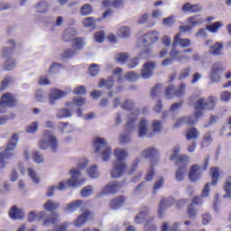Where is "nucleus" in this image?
<instances>
[{
	"mask_svg": "<svg viewBox=\"0 0 231 231\" xmlns=\"http://www.w3.org/2000/svg\"><path fill=\"white\" fill-rule=\"evenodd\" d=\"M221 73H223V65L217 62L213 65L209 77L213 82H219L221 80Z\"/></svg>",
	"mask_w": 231,
	"mask_h": 231,
	"instance_id": "18",
	"label": "nucleus"
},
{
	"mask_svg": "<svg viewBox=\"0 0 231 231\" xmlns=\"http://www.w3.org/2000/svg\"><path fill=\"white\" fill-rule=\"evenodd\" d=\"M174 205V198L165 199L162 198L159 203L158 216L162 217L165 214V210Z\"/></svg>",
	"mask_w": 231,
	"mask_h": 231,
	"instance_id": "19",
	"label": "nucleus"
},
{
	"mask_svg": "<svg viewBox=\"0 0 231 231\" xmlns=\"http://www.w3.org/2000/svg\"><path fill=\"white\" fill-rule=\"evenodd\" d=\"M122 187H124V184L122 182H109L103 188L102 191L97 194V197L100 198L101 196H105L106 194H116V192H118V190Z\"/></svg>",
	"mask_w": 231,
	"mask_h": 231,
	"instance_id": "14",
	"label": "nucleus"
},
{
	"mask_svg": "<svg viewBox=\"0 0 231 231\" xmlns=\"http://www.w3.org/2000/svg\"><path fill=\"white\" fill-rule=\"evenodd\" d=\"M185 89H187L185 83H181L177 89L174 88V86H170L166 89L165 97L168 100L172 98L173 95H175V97H183V95H185Z\"/></svg>",
	"mask_w": 231,
	"mask_h": 231,
	"instance_id": "15",
	"label": "nucleus"
},
{
	"mask_svg": "<svg viewBox=\"0 0 231 231\" xmlns=\"http://www.w3.org/2000/svg\"><path fill=\"white\" fill-rule=\"evenodd\" d=\"M210 192V183H207L202 190L201 197H195L192 203L188 207V215L189 217H196V209H194V205H203L202 198H207Z\"/></svg>",
	"mask_w": 231,
	"mask_h": 231,
	"instance_id": "6",
	"label": "nucleus"
},
{
	"mask_svg": "<svg viewBox=\"0 0 231 231\" xmlns=\"http://www.w3.org/2000/svg\"><path fill=\"white\" fill-rule=\"evenodd\" d=\"M162 231H180V223L175 222L170 227L168 223H164L162 226Z\"/></svg>",
	"mask_w": 231,
	"mask_h": 231,
	"instance_id": "54",
	"label": "nucleus"
},
{
	"mask_svg": "<svg viewBox=\"0 0 231 231\" xmlns=\"http://www.w3.org/2000/svg\"><path fill=\"white\" fill-rule=\"evenodd\" d=\"M32 157L36 163H44V155L41 152H32Z\"/></svg>",
	"mask_w": 231,
	"mask_h": 231,
	"instance_id": "63",
	"label": "nucleus"
},
{
	"mask_svg": "<svg viewBox=\"0 0 231 231\" xmlns=\"http://www.w3.org/2000/svg\"><path fill=\"white\" fill-rule=\"evenodd\" d=\"M216 97L210 96L208 98L200 97L194 104L195 113L190 116L180 117L173 125L174 129L181 127L183 124L194 125L203 116V111H212L216 108Z\"/></svg>",
	"mask_w": 231,
	"mask_h": 231,
	"instance_id": "1",
	"label": "nucleus"
},
{
	"mask_svg": "<svg viewBox=\"0 0 231 231\" xmlns=\"http://www.w3.org/2000/svg\"><path fill=\"white\" fill-rule=\"evenodd\" d=\"M17 143H19V134L14 133L9 139V142L5 149V152H0V167L5 169L6 167V160L14 158L15 156V149H17Z\"/></svg>",
	"mask_w": 231,
	"mask_h": 231,
	"instance_id": "4",
	"label": "nucleus"
},
{
	"mask_svg": "<svg viewBox=\"0 0 231 231\" xmlns=\"http://www.w3.org/2000/svg\"><path fill=\"white\" fill-rule=\"evenodd\" d=\"M129 60V54L127 52H120L116 54L115 60L118 62L119 64H125L127 60Z\"/></svg>",
	"mask_w": 231,
	"mask_h": 231,
	"instance_id": "47",
	"label": "nucleus"
},
{
	"mask_svg": "<svg viewBox=\"0 0 231 231\" xmlns=\"http://www.w3.org/2000/svg\"><path fill=\"white\" fill-rule=\"evenodd\" d=\"M77 35V31L73 28H69L63 33L62 39L65 42H69L73 41V37Z\"/></svg>",
	"mask_w": 231,
	"mask_h": 231,
	"instance_id": "40",
	"label": "nucleus"
},
{
	"mask_svg": "<svg viewBox=\"0 0 231 231\" xmlns=\"http://www.w3.org/2000/svg\"><path fill=\"white\" fill-rule=\"evenodd\" d=\"M140 115V111L137 110V112H132L128 116V120L126 123L125 129L128 131V133H133L134 131V127L136 125V120H138V116Z\"/></svg>",
	"mask_w": 231,
	"mask_h": 231,
	"instance_id": "21",
	"label": "nucleus"
},
{
	"mask_svg": "<svg viewBox=\"0 0 231 231\" xmlns=\"http://www.w3.org/2000/svg\"><path fill=\"white\" fill-rule=\"evenodd\" d=\"M89 217V211H85L83 214L79 215L74 222V226H82L88 221Z\"/></svg>",
	"mask_w": 231,
	"mask_h": 231,
	"instance_id": "34",
	"label": "nucleus"
},
{
	"mask_svg": "<svg viewBox=\"0 0 231 231\" xmlns=\"http://www.w3.org/2000/svg\"><path fill=\"white\" fill-rule=\"evenodd\" d=\"M125 171H127L125 162H113L112 170L110 171L111 178H121V176H124Z\"/></svg>",
	"mask_w": 231,
	"mask_h": 231,
	"instance_id": "12",
	"label": "nucleus"
},
{
	"mask_svg": "<svg viewBox=\"0 0 231 231\" xmlns=\"http://www.w3.org/2000/svg\"><path fill=\"white\" fill-rule=\"evenodd\" d=\"M125 79L129 82H136V80H138V79H140V75H138L134 71H129L125 74Z\"/></svg>",
	"mask_w": 231,
	"mask_h": 231,
	"instance_id": "62",
	"label": "nucleus"
},
{
	"mask_svg": "<svg viewBox=\"0 0 231 231\" xmlns=\"http://www.w3.org/2000/svg\"><path fill=\"white\" fill-rule=\"evenodd\" d=\"M190 71H192L190 67L184 68L179 74V80H185V79L190 77Z\"/></svg>",
	"mask_w": 231,
	"mask_h": 231,
	"instance_id": "57",
	"label": "nucleus"
},
{
	"mask_svg": "<svg viewBox=\"0 0 231 231\" xmlns=\"http://www.w3.org/2000/svg\"><path fill=\"white\" fill-rule=\"evenodd\" d=\"M125 203V197H117L111 200L110 208H112V210H116L120 208V207L124 206Z\"/></svg>",
	"mask_w": 231,
	"mask_h": 231,
	"instance_id": "31",
	"label": "nucleus"
},
{
	"mask_svg": "<svg viewBox=\"0 0 231 231\" xmlns=\"http://www.w3.org/2000/svg\"><path fill=\"white\" fill-rule=\"evenodd\" d=\"M207 167H208V159H206L204 161V167L201 168L198 164H194L191 166L189 172V178L190 181H198L199 178H201V171H207Z\"/></svg>",
	"mask_w": 231,
	"mask_h": 231,
	"instance_id": "11",
	"label": "nucleus"
},
{
	"mask_svg": "<svg viewBox=\"0 0 231 231\" xmlns=\"http://www.w3.org/2000/svg\"><path fill=\"white\" fill-rule=\"evenodd\" d=\"M59 221H60L59 214L52 213L45 218V220L43 221V226H48L50 224L55 225V223H59Z\"/></svg>",
	"mask_w": 231,
	"mask_h": 231,
	"instance_id": "33",
	"label": "nucleus"
},
{
	"mask_svg": "<svg viewBox=\"0 0 231 231\" xmlns=\"http://www.w3.org/2000/svg\"><path fill=\"white\" fill-rule=\"evenodd\" d=\"M189 162L177 164L178 169L175 171V180L176 181H183L187 176V165Z\"/></svg>",
	"mask_w": 231,
	"mask_h": 231,
	"instance_id": "24",
	"label": "nucleus"
},
{
	"mask_svg": "<svg viewBox=\"0 0 231 231\" xmlns=\"http://www.w3.org/2000/svg\"><path fill=\"white\" fill-rule=\"evenodd\" d=\"M95 189L93 186H87L81 189L82 198H89V196H93Z\"/></svg>",
	"mask_w": 231,
	"mask_h": 231,
	"instance_id": "56",
	"label": "nucleus"
},
{
	"mask_svg": "<svg viewBox=\"0 0 231 231\" xmlns=\"http://www.w3.org/2000/svg\"><path fill=\"white\" fill-rule=\"evenodd\" d=\"M158 41H160V32L158 31H151L139 38L137 46L138 48H143L147 44H156Z\"/></svg>",
	"mask_w": 231,
	"mask_h": 231,
	"instance_id": "7",
	"label": "nucleus"
},
{
	"mask_svg": "<svg viewBox=\"0 0 231 231\" xmlns=\"http://www.w3.org/2000/svg\"><path fill=\"white\" fill-rule=\"evenodd\" d=\"M152 57V49L151 47L145 48L137 58L130 60L127 63V67L133 69L138 66V62L143 59H151Z\"/></svg>",
	"mask_w": 231,
	"mask_h": 231,
	"instance_id": "10",
	"label": "nucleus"
},
{
	"mask_svg": "<svg viewBox=\"0 0 231 231\" xmlns=\"http://www.w3.org/2000/svg\"><path fill=\"white\" fill-rule=\"evenodd\" d=\"M118 35L119 37H122V39H127L131 37V29L127 26H123L119 28Z\"/></svg>",
	"mask_w": 231,
	"mask_h": 231,
	"instance_id": "49",
	"label": "nucleus"
},
{
	"mask_svg": "<svg viewBox=\"0 0 231 231\" xmlns=\"http://www.w3.org/2000/svg\"><path fill=\"white\" fill-rule=\"evenodd\" d=\"M199 131L198 129L191 127L186 130V139L187 140H198L199 138Z\"/></svg>",
	"mask_w": 231,
	"mask_h": 231,
	"instance_id": "35",
	"label": "nucleus"
},
{
	"mask_svg": "<svg viewBox=\"0 0 231 231\" xmlns=\"http://www.w3.org/2000/svg\"><path fill=\"white\" fill-rule=\"evenodd\" d=\"M223 26H225V24H223V23L215 22L210 25H207L206 30H208L211 33H217V32H219V30H221V28H223Z\"/></svg>",
	"mask_w": 231,
	"mask_h": 231,
	"instance_id": "41",
	"label": "nucleus"
},
{
	"mask_svg": "<svg viewBox=\"0 0 231 231\" xmlns=\"http://www.w3.org/2000/svg\"><path fill=\"white\" fill-rule=\"evenodd\" d=\"M137 134L139 138H144V136H147V138H152V136H154L153 133L149 134V120H147V118L143 117L140 119L137 125Z\"/></svg>",
	"mask_w": 231,
	"mask_h": 231,
	"instance_id": "8",
	"label": "nucleus"
},
{
	"mask_svg": "<svg viewBox=\"0 0 231 231\" xmlns=\"http://www.w3.org/2000/svg\"><path fill=\"white\" fill-rule=\"evenodd\" d=\"M39 131V122L35 121L31 123L29 125L25 127V133L29 134H35Z\"/></svg>",
	"mask_w": 231,
	"mask_h": 231,
	"instance_id": "46",
	"label": "nucleus"
},
{
	"mask_svg": "<svg viewBox=\"0 0 231 231\" xmlns=\"http://www.w3.org/2000/svg\"><path fill=\"white\" fill-rule=\"evenodd\" d=\"M9 217L11 219H24V211L17 206H13L9 210Z\"/></svg>",
	"mask_w": 231,
	"mask_h": 231,
	"instance_id": "28",
	"label": "nucleus"
},
{
	"mask_svg": "<svg viewBox=\"0 0 231 231\" xmlns=\"http://www.w3.org/2000/svg\"><path fill=\"white\" fill-rule=\"evenodd\" d=\"M57 118H71L73 114L68 108H60L56 112Z\"/></svg>",
	"mask_w": 231,
	"mask_h": 231,
	"instance_id": "44",
	"label": "nucleus"
},
{
	"mask_svg": "<svg viewBox=\"0 0 231 231\" xmlns=\"http://www.w3.org/2000/svg\"><path fill=\"white\" fill-rule=\"evenodd\" d=\"M38 145L42 151H46V149L50 147L51 151L55 152L59 148V141L57 140V137L53 135L51 131L46 130L43 133L42 138L40 139Z\"/></svg>",
	"mask_w": 231,
	"mask_h": 231,
	"instance_id": "5",
	"label": "nucleus"
},
{
	"mask_svg": "<svg viewBox=\"0 0 231 231\" xmlns=\"http://www.w3.org/2000/svg\"><path fill=\"white\" fill-rule=\"evenodd\" d=\"M188 24L194 28L196 26H201L203 24V19L199 18L198 15H193L187 19Z\"/></svg>",
	"mask_w": 231,
	"mask_h": 231,
	"instance_id": "37",
	"label": "nucleus"
},
{
	"mask_svg": "<svg viewBox=\"0 0 231 231\" xmlns=\"http://www.w3.org/2000/svg\"><path fill=\"white\" fill-rule=\"evenodd\" d=\"M125 3V0H114L113 2L111 0L103 1L104 6H113V8H120L124 6Z\"/></svg>",
	"mask_w": 231,
	"mask_h": 231,
	"instance_id": "42",
	"label": "nucleus"
},
{
	"mask_svg": "<svg viewBox=\"0 0 231 231\" xmlns=\"http://www.w3.org/2000/svg\"><path fill=\"white\" fill-rule=\"evenodd\" d=\"M173 43L174 46H180V48H189V46L192 44V41H190V39L181 38V32H179L175 35Z\"/></svg>",
	"mask_w": 231,
	"mask_h": 231,
	"instance_id": "23",
	"label": "nucleus"
},
{
	"mask_svg": "<svg viewBox=\"0 0 231 231\" xmlns=\"http://www.w3.org/2000/svg\"><path fill=\"white\" fill-rule=\"evenodd\" d=\"M156 165V161L152 159L150 162V168L145 174L144 180L146 181H152V178H154V166Z\"/></svg>",
	"mask_w": 231,
	"mask_h": 231,
	"instance_id": "38",
	"label": "nucleus"
},
{
	"mask_svg": "<svg viewBox=\"0 0 231 231\" xmlns=\"http://www.w3.org/2000/svg\"><path fill=\"white\" fill-rule=\"evenodd\" d=\"M223 50H225L223 42H217L209 47V53L216 56L223 55Z\"/></svg>",
	"mask_w": 231,
	"mask_h": 231,
	"instance_id": "29",
	"label": "nucleus"
},
{
	"mask_svg": "<svg viewBox=\"0 0 231 231\" xmlns=\"http://www.w3.org/2000/svg\"><path fill=\"white\" fill-rule=\"evenodd\" d=\"M66 97V93L64 90L60 89H51L49 93V104L50 106H55L56 100H60V98H64Z\"/></svg>",
	"mask_w": 231,
	"mask_h": 231,
	"instance_id": "17",
	"label": "nucleus"
},
{
	"mask_svg": "<svg viewBox=\"0 0 231 231\" xmlns=\"http://www.w3.org/2000/svg\"><path fill=\"white\" fill-rule=\"evenodd\" d=\"M87 172H88L89 178H92V179H97L100 176V172L98 171L97 165L89 166L87 170Z\"/></svg>",
	"mask_w": 231,
	"mask_h": 231,
	"instance_id": "45",
	"label": "nucleus"
},
{
	"mask_svg": "<svg viewBox=\"0 0 231 231\" xmlns=\"http://www.w3.org/2000/svg\"><path fill=\"white\" fill-rule=\"evenodd\" d=\"M93 12H94L93 6H91V5L89 4H85L79 8V14L82 15V17L91 15Z\"/></svg>",
	"mask_w": 231,
	"mask_h": 231,
	"instance_id": "39",
	"label": "nucleus"
},
{
	"mask_svg": "<svg viewBox=\"0 0 231 231\" xmlns=\"http://www.w3.org/2000/svg\"><path fill=\"white\" fill-rule=\"evenodd\" d=\"M176 46H178V45H174V42H172V47L170 51V57L173 60H178L179 57L181 55V51H180V50H178V48H176Z\"/></svg>",
	"mask_w": 231,
	"mask_h": 231,
	"instance_id": "52",
	"label": "nucleus"
},
{
	"mask_svg": "<svg viewBox=\"0 0 231 231\" xmlns=\"http://www.w3.org/2000/svg\"><path fill=\"white\" fill-rule=\"evenodd\" d=\"M165 184V179L163 177H158L157 180L155 181L153 185V194H156L162 187Z\"/></svg>",
	"mask_w": 231,
	"mask_h": 231,
	"instance_id": "55",
	"label": "nucleus"
},
{
	"mask_svg": "<svg viewBox=\"0 0 231 231\" xmlns=\"http://www.w3.org/2000/svg\"><path fill=\"white\" fill-rule=\"evenodd\" d=\"M158 154V150L152 146L145 148L142 153L141 158H150L151 162L155 161V164L158 163V159L154 158Z\"/></svg>",
	"mask_w": 231,
	"mask_h": 231,
	"instance_id": "25",
	"label": "nucleus"
},
{
	"mask_svg": "<svg viewBox=\"0 0 231 231\" xmlns=\"http://www.w3.org/2000/svg\"><path fill=\"white\" fill-rule=\"evenodd\" d=\"M15 60L10 58L5 62L4 69H5L6 71H10V69H14V68H15Z\"/></svg>",
	"mask_w": 231,
	"mask_h": 231,
	"instance_id": "64",
	"label": "nucleus"
},
{
	"mask_svg": "<svg viewBox=\"0 0 231 231\" xmlns=\"http://www.w3.org/2000/svg\"><path fill=\"white\" fill-rule=\"evenodd\" d=\"M80 207H82V200H74L66 204L64 212H67L68 214H73V212H77Z\"/></svg>",
	"mask_w": 231,
	"mask_h": 231,
	"instance_id": "27",
	"label": "nucleus"
},
{
	"mask_svg": "<svg viewBox=\"0 0 231 231\" xmlns=\"http://www.w3.org/2000/svg\"><path fill=\"white\" fill-rule=\"evenodd\" d=\"M43 217H46V211H42L40 214L31 211L28 215V221L33 223L36 219H43Z\"/></svg>",
	"mask_w": 231,
	"mask_h": 231,
	"instance_id": "43",
	"label": "nucleus"
},
{
	"mask_svg": "<svg viewBox=\"0 0 231 231\" xmlns=\"http://www.w3.org/2000/svg\"><path fill=\"white\" fill-rule=\"evenodd\" d=\"M180 151H181L180 145L174 146L171 150L169 160H171V162L177 160V165H181V163H185V165H187V163H189V156L185 154L180 155Z\"/></svg>",
	"mask_w": 231,
	"mask_h": 231,
	"instance_id": "9",
	"label": "nucleus"
},
{
	"mask_svg": "<svg viewBox=\"0 0 231 231\" xmlns=\"http://www.w3.org/2000/svg\"><path fill=\"white\" fill-rule=\"evenodd\" d=\"M224 190L226 194L224 195V198H230L231 199V176H229L226 183L224 185Z\"/></svg>",
	"mask_w": 231,
	"mask_h": 231,
	"instance_id": "53",
	"label": "nucleus"
},
{
	"mask_svg": "<svg viewBox=\"0 0 231 231\" xmlns=\"http://www.w3.org/2000/svg\"><path fill=\"white\" fill-rule=\"evenodd\" d=\"M113 154L116 158L114 162H124L129 156V152L124 148L117 147L114 150Z\"/></svg>",
	"mask_w": 231,
	"mask_h": 231,
	"instance_id": "26",
	"label": "nucleus"
},
{
	"mask_svg": "<svg viewBox=\"0 0 231 231\" xmlns=\"http://www.w3.org/2000/svg\"><path fill=\"white\" fill-rule=\"evenodd\" d=\"M155 69H156V62L154 61L145 62L141 70V77L143 79H151V77H152V73L154 72Z\"/></svg>",
	"mask_w": 231,
	"mask_h": 231,
	"instance_id": "16",
	"label": "nucleus"
},
{
	"mask_svg": "<svg viewBox=\"0 0 231 231\" xmlns=\"http://www.w3.org/2000/svg\"><path fill=\"white\" fill-rule=\"evenodd\" d=\"M59 129L61 133H71L73 131V126L69 123H60Z\"/></svg>",
	"mask_w": 231,
	"mask_h": 231,
	"instance_id": "59",
	"label": "nucleus"
},
{
	"mask_svg": "<svg viewBox=\"0 0 231 231\" xmlns=\"http://www.w3.org/2000/svg\"><path fill=\"white\" fill-rule=\"evenodd\" d=\"M162 127H163V125H162L161 121H158V120L152 121V129L153 134L154 133H162Z\"/></svg>",
	"mask_w": 231,
	"mask_h": 231,
	"instance_id": "61",
	"label": "nucleus"
},
{
	"mask_svg": "<svg viewBox=\"0 0 231 231\" xmlns=\"http://www.w3.org/2000/svg\"><path fill=\"white\" fill-rule=\"evenodd\" d=\"M86 104V99L84 97H74L71 102H67V106L69 107H72L73 106H78L80 107Z\"/></svg>",
	"mask_w": 231,
	"mask_h": 231,
	"instance_id": "48",
	"label": "nucleus"
},
{
	"mask_svg": "<svg viewBox=\"0 0 231 231\" xmlns=\"http://www.w3.org/2000/svg\"><path fill=\"white\" fill-rule=\"evenodd\" d=\"M115 86V75L110 76L107 79H100L98 88H106V89H111Z\"/></svg>",
	"mask_w": 231,
	"mask_h": 231,
	"instance_id": "30",
	"label": "nucleus"
},
{
	"mask_svg": "<svg viewBox=\"0 0 231 231\" xmlns=\"http://www.w3.org/2000/svg\"><path fill=\"white\" fill-rule=\"evenodd\" d=\"M150 217H152L151 208L149 207L143 206L138 214L134 217V221L136 225H140L145 221V225H147V219Z\"/></svg>",
	"mask_w": 231,
	"mask_h": 231,
	"instance_id": "13",
	"label": "nucleus"
},
{
	"mask_svg": "<svg viewBox=\"0 0 231 231\" xmlns=\"http://www.w3.org/2000/svg\"><path fill=\"white\" fill-rule=\"evenodd\" d=\"M82 23L85 28H95L97 20L93 17H86L83 19Z\"/></svg>",
	"mask_w": 231,
	"mask_h": 231,
	"instance_id": "51",
	"label": "nucleus"
},
{
	"mask_svg": "<svg viewBox=\"0 0 231 231\" xmlns=\"http://www.w3.org/2000/svg\"><path fill=\"white\" fill-rule=\"evenodd\" d=\"M201 10H203V6L199 4H190V3H185L181 9L180 12H182V14H196L198 12H201Z\"/></svg>",
	"mask_w": 231,
	"mask_h": 231,
	"instance_id": "20",
	"label": "nucleus"
},
{
	"mask_svg": "<svg viewBox=\"0 0 231 231\" xmlns=\"http://www.w3.org/2000/svg\"><path fill=\"white\" fill-rule=\"evenodd\" d=\"M0 106L8 107L15 106V96L10 92H5L0 99Z\"/></svg>",
	"mask_w": 231,
	"mask_h": 231,
	"instance_id": "22",
	"label": "nucleus"
},
{
	"mask_svg": "<svg viewBox=\"0 0 231 231\" xmlns=\"http://www.w3.org/2000/svg\"><path fill=\"white\" fill-rule=\"evenodd\" d=\"M88 163H89V161L88 159L83 160L78 164L77 168H74L69 171L71 175L70 179H69L68 180H62L57 185L49 187L47 190L48 198H51L55 190H66L68 187L75 188L84 185V183H86V179H80V177L82 176L80 171H84V169L88 167Z\"/></svg>",
	"mask_w": 231,
	"mask_h": 231,
	"instance_id": "2",
	"label": "nucleus"
},
{
	"mask_svg": "<svg viewBox=\"0 0 231 231\" xmlns=\"http://www.w3.org/2000/svg\"><path fill=\"white\" fill-rule=\"evenodd\" d=\"M153 221H154V217H151L146 220L144 231H156V226H154V224H152Z\"/></svg>",
	"mask_w": 231,
	"mask_h": 231,
	"instance_id": "60",
	"label": "nucleus"
},
{
	"mask_svg": "<svg viewBox=\"0 0 231 231\" xmlns=\"http://www.w3.org/2000/svg\"><path fill=\"white\" fill-rule=\"evenodd\" d=\"M86 44V42L82 38H75L72 42V50L79 53V51H81V50L84 48V45Z\"/></svg>",
	"mask_w": 231,
	"mask_h": 231,
	"instance_id": "32",
	"label": "nucleus"
},
{
	"mask_svg": "<svg viewBox=\"0 0 231 231\" xmlns=\"http://www.w3.org/2000/svg\"><path fill=\"white\" fill-rule=\"evenodd\" d=\"M59 207H60V204L51 199L47 200L46 203L43 205V208L44 210H47V212H53L57 210Z\"/></svg>",
	"mask_w": 231,
	"mask_h": 231,
	"instance_id": "36",
	"label": "nucleus"
},
{
	"mask_svg": "<svg viewBox=\"0 0 231 231\" xmlns=\"http://www.w3.org/2000/svg\"><path fill=\"white\" fill-rule=\"evenodd\" d=\"M27 174L31 178V180L33 181V183H39L41 181V180L39 179V176H37V172H35V170L32 168H28Z\"/></svg>",
	"mask_w": 231,
	"mask_h": 231,
	"instance_id": "58",
	"label": "nucleus"
},
{
	"mask_svg": "<svg viewBox=\"0 0 231 231\" xmlns=\"http://www.w3.org/2000/svg\"><path fill=\"white\" fill-rule=\"evenodd\" d=\"M134 106H136V103L133 99H125L121 104L122 109H125L126 111H131V109H134Z\"/></svg>",
	"mask_w": 231,
	"mask_h": 231,
	"instance_id": "50",
	"label": "nucleus"
},
{
	"mask_svg": "<svg viewBox=\"0 0 231 231\" xmlns=\"http://www.w3.org/2000/svg\"><path fill=\"white\" fill-rule=\"evenodd\" d=\"M94 152L101 156L103 162H109L113 156V149L104 137H97L93 141Z\"/></svg>",
	"mask_w": 231,
	"mask_h": 231,
	"instance_id": "3",
	"label": "nucleus"
}]
</instances>
